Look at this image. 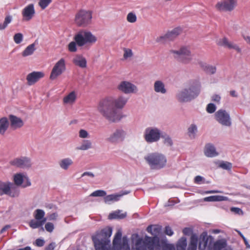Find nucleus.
Wrapping results in <instances>:
<instances>
[{"mask_svg":"<svg viewBox=\"0 0 250 250\" xmlns=\"http://www.w3.org/2000/svg\"><path fill=\"white\" fill-rule=\"evenodd\" d=\"M33 215L35 219L39 220L40 221H42L44 219H46V218L44 217L45 212L44 211V210L41 209H36L34 211Z\"/></svg>","mask_w":250,"mask_h":250,"instance_id":"c9c22d12","label":"nucleus"},{"mask_svg":"<svg viewBox=\"0 0 250 250\" xmlns=\"http://www.w3.org/2000/svg\"><path fill=\"white\" fill-rule=\"evenodd\" d=\"M44 74L42 71H33L29 73L26 76L27 84L32 85L44 77Z\"/></svg>","mask_w":250,"mask_h":250,"instance_id":"aec40b11","label":"nucleus"},{"mask_svg":"<svg viewBox=\"0 0 250 250\" xmlns=\"http://www.w3.org/2000/svg\"><path fill=\"white\" fill-rule=\"evenodd\" d=\"M127 137V131L123 128L118 127L110 133L105 140L108 143L116 145L124 142Z\"/></svg>","mask_w":250,"mask_h":250,"instance_id":"9b49d317","label":"nucleus"},{"mask_svg":"<svg viewBox=\"0 0 250 250\" xmlns=\"http://www.w3.org/2000/svg\"><path fill=\"white\" fill-rule=\"evenodd\" d=\"M23 38V35L20 33L15 34L13 37L14 41L17 44L20 43L22 41Z\"/></svg>","mask_w":250,"mask_h":250,"instance_id":"49530a36","label":"nucleus"},{"mask_svg":"<svg viewBox=\"0 0 250 250\" xmlns=\"http://www.w3.org/2000/svg\"><path fill=\"white\" fill-rule=\"evenodd\" d=\"M197 64L200 67V68L202 69L203 71L205 70L208 65V64L207 62L201 60L198 61Z\"/></svg>","mask_w":250,"mask_h":250,"instance_id":"5fc2aeb1","label":"nucleus"},{"mask_svg":"<svg viewBox=\"0 0 250 250\" xmlns=\"http://www.w3.org/2000/svg\"><path fill=\"white\" fill-rule=\"evenodd\" d=\"M219 167L224 169L229 170L232 167V164L228 162L223 161L220 163Z\"/></svg>","mask_w":250,"mask_h":250,"instance_id":"a18cd8bd","label":"nucleus"},{"mask_svg":"<svg viewBox=\"0 0 250 250\" xmlns=\"http://www.w3.org/2000/svg\"><path fill=\"white\" fill-rule=\"evenodd\" d=\"M181 29L180 27H177L171 31L167 33V36L168 37V40H172L177 37L181 33Z\"/></svg>","mask_w":250,"mask_h":250,"instance_id":"72a5a7b5","label":"nucleus"},{"mask_svg":"<svg viewBox=\"0 0 250 250\" xmlns=\"http://www.w3.org/2000/svg\"><path fill=\"white\" fill-rule=\"evenodd\" d=\"M126 20L130 23H134L137 21V17L133 12L129 13L126 16Z\"/></svg>","mask_w":250,"mask_h":250,"instance_id":"37998d69","label":"nucleus"},{"mask_svg":"<svg viewBox=\"0 0 250 250\" xmlns=\"http://www.w3.org/2000/svg\"><path fill=\"white\" fill-rule=\"evenodd\" d=\"M154 91L159 94H166L167 93V89L165 83L161 80H156L153 84Z\"/></svg>","mask_w":250,"mask_h":250,"instance_id":"5701e85b","label":"nucleus"},{"mask_svg":"<svg viewBox=\"0 0 250 250\" xmlns=\"http://www.w3.org/2000/svg\"><path fill=\"white\" fill-rule=\"evenodd\" d=\"M237 5V0H221L215 5L216 9L221 12H231Z\"/></svg>","mask_w":250,"mask_h":250,"instance_id":"dca6fc26","label":"nucleus"},{"mask_svg":"<svg viewBox=\"0 0 250 250\" xmlns=\"http://www.w3.org/2000/svg\"><path fill=\"white\" fill-rule=\"evenodd\" d=\"M20 189L13 183L0 181V196L7 195L11 197H17Z\"/></svg>","mask_w":250,"mask_h":250,"instance_id":"9d476101","label":"nucleus"},{"mask_svg":"<svg viewBox=\"0 0 250 250\" xmlns=\"http://www.w3.org/2000/svg\"><path fill=\"white\" fill-rule=\"evenodd\" d=\"M73 62L81 68H84L87 66L86 59L82 55L77 54L73 59Z\"/></svg>","mask_w":250,"mask_h":250,"instance_id":"b1692460","label":"nucleus"},{"mask_svg":"<svg viewBox=\"0 0 250 250\" xmlns=\"http://www.w3.org/2000/svg\"><path fill=\"white\" fill-rule=\"evenodd\" d=\"M12 21V17L11 15L6 16L3 22L0 23V30H4Z\"/></svg>","mask_w":250,"mask_h":250,"instance_id":"4c0bfd02","label":"nucleus"},{"mask_svg":"<svg viewBox=\"0 0 250 250\" xmlns=\"http://www.w3.org/2000/svg\"><path fill=\"white\" fill-rule=\"evenodd\" d=\"M144 159L152 169L159 170L163 168L167 163L166 156L158 152L148 153L145 156Z\"/></svg>","mask_w":250,"mask_h":250,"instance_id":"423d86ee","label":"nucleus"},{"mask_svg":"<svg viewBox=\"0 0 250 250\" xmlns=\"http://www.w3.org/2000/svg\"><path fill=\"white\" fill-rule=\"evenodd\" d=\"M204 153L206 157L209 158L214 157L218 155L214 146L211 143H208L205 145Z\"/></svg>","mask_w":250,"mask_h":250,"instance_id":"4be33fe9","label":"nucleus"},{"mask_svg":"<svg viewBox=\"0 0 250 250\" xmlns=\"http://www.w3.org/2000/svg\"><path fill=\"white\" fill-rule=\"evenodd\" d=\"M211 100L213 102L219 104L220 103L221 96L217 94H214L211 97Z\"/></svg>","mask_w":250,"mask_h":250,"instance_id":"4d7b16f0","label":"nucleus"},{"mask_svg":"<svg viewBox=\"0 0 250 250\" xmlns=\"http://www.w3.org/2000/svg\"><path fill=\"white\" fill-rule=\"evenodd\" d=\"M77 45L78 44L75 40L71 42L67 46L68 51L70 52H76L77 51Z\"/></svg>","mask_w":250,"mask_h":250,"instance_id":"a19ab883","label":"nucleus"},{"mask_svg":"<svg viewBox=\"0 0 250 250\" xmlns=\"http://www.w3.org/2000/svg\"><path fill=\"white\" fill-rule=\"evenodd\" d=\"M74 40L77 42L78 46L82 47L87 44H95L98 39L97 37L88 30L82 29L79 31L74 36Z\"/></svg>","mask_w":250,"mask_h":250,"instance_id":"0eeeda50","label":"nucleus"},{"mask_svg":"<svg viewBox=\"0 0 250 250\" xmlns=\"http://www.w3.org/2000/svg\"><path fill=\"white\" fill-rule=\"evenodd\" d=\"M14 185L17 187L21 186L25 188L31 185V183L28 177L23 173H18L14 175L13 178Z\"/></svg>","mask_w":250,"mask_h":250,"instance_id":"a211bd4d","label":"nucleus"},{"mask_svg":"<svg viewBox=\"0 0 250 250\" xmlns=\"http://www.w3.org/2000/svg\"><path fill=\"white\" fill-rule=\"evenodd\" d=\"M229 198L227 197L221 195H215V201H228Z\"/></svg>","mask_w":250,"mask_h":250,"instance_id":"052dcab7","label":"nucleus"},{"mask_svg":"<svg viewBox=\"0 0 250 250\" xmlns=\"http://www.w3.org/2000/svg\"><path fill=\"white\" fill-rule=\"evenodd\" d=\"M169 52L175 59L182 63L188 64L192 60L191 52L188 46L183 45L177 50H170Z\"/></svg>","mask_w":250,"mask_h":250,"instance_id":"6e6552de","label":"nucleus"},{"mask_svg":"<svg viewBox=\"0 0 250 250\" xmlns=\"http://www.w3.org/2000/svg\"><path fill=\"white\" fill-rule=\"evenodd\" d=\"M55 244L54 243L50 244L47 247H46L45 250H53L54 249Z\"/></svg>","mask_w":250,"mask_h":250,"instance_id":"338daca9","label":"nucleus"},{"mask_svg":"<svg viewBox=\"0 0 250 250\" xmlns=\"http://www.w3.org/2000/svg\"><path fill=\"white\" fill-rule=\"evenodd\" d=\"M167 40H168V37H167V33H166L164 36H161L158 37L156 39V41L157 42L163 43L165 42Z\"/></svg>","mask_w":250,"mask_h":250,"instance_id":"603ef678","label":"nucleus"},{"mask_svg":"<svg viewBox=\"0 0 250 250\" xmlns=\"http://www.w3.org/2000/svg\"><path fill=\"white\" fill-rule=\"evenodd\" d=\"M213 237L203 232L199 237L196 234H192L190 237L188 250H212Z\"/></svg>","mask_w":250,"mask_h":250,"instance_id":"39448f33","label":"nucleus"},{"mask_svg":"<svg viewBox=\"0 0 250 250\" xmlns=\"http://www.w3.org/2000/svg\"><path fill=\"white\" fill-rule=\"evenodd\" d=\"M9 122L6 117H2L0 119V134H4L9 126Z\"/></svg>","mask_w":250,"mask_h":250,"instance_id":"7c9ffc66","label":"nucleus"},{"mask_svg":"<svg viewBox=\"0 0 250 250\" xmlns=\"http://www.w3.org/2000/svg\"><path fill=\"white\" fill-rule=\"evenodd\" d=\"M161 130L154 126L146 128L144 132V138L148 144L158 142L161 137Z\"/></svg>","mask_w":250,"mask_h":250,"instance_id":"f8f14e48","label":"nucleus"},{"mask_svg":"<svg viewBox=\"0 0 250 250\" xmlns=\"http://www.w3.org/2000/svg\"><path fill=\"white\" fill-rule=\"evenodd\" d=\"M229 41L226 38H223L217 40L216 43L218 45L227 47Z\"/></svg>","mask_w":250,"mask_h":250,"instance_id":"79ce46f5","label":"nucleus"},{"mask_svg":"<svg viewBox=\"0 0 250 250\" xmlns=\"http://www.w3.org/2000/svg\"><path fill=\"white\" fill-rule=\"evenodd\" d=\"M92 147V143L90 140L84 139L82 142L81 145L76 147L78 150H87Z\"/></svg>","mask_w":250,"mask_h":250,"instance_id":"c85d7f7f","label":"nucleus"},{"mask_svg":"<svg viewBox=\"0 0 250 250\" xmlns=\"http://www.w3.org/2000/svg\"><path fill=\"white\" fill-rule=\"evenodd\" d=\"M201 87V83L198 81H190L188 85L177 91L175 99L181 104L191 102L199 96Z\"/></svg>","mask_w":250,"mask_h":250,"instance_id":"20e7f679","label":"nucleus"},{"mask_svg":"<svg viewBox=\"0 0 250 250\" xmlns=\"http://www.w3.org/2000/svg\"><path fill=\"white\" fill-rule=\"evenodd\" d=\"M214 119L223 126L229 127L232 125L229 112L224 109L218 110L214 114Z\"/></svg>","mask_w":250,"mask_h":250,"instance_id":"ddd939ff","label":"nucleus"},{"mask_svg":"<svg viewBox=\"0 0 250 250\" xmlns=\"http://www.w3.org/2000/svg\"><path fill=\"white\" fill-rule=\"evenodd\" d=\"M87 176L90 178H93L95 177V175L93 173L90 172V171H86L83 172L82 174L81 177H85Z\"/></svg>","mask_w":250,"mask_h":250,"instance_id":"bf43d9fd","label":"nucleus"},{"mask_svg":"<svg viewBox=\"0 0 250 250\" xmlns=\"http://www.w3.org/2000/svg\"><path fill=\"white\" fill-rule=\"evenodd\" d=\"M58 215L57 213H53L48 214V219L50 221H55L57 219Z\"/></svg>","mask_w":250,"mask_h":250,"instance_id":"13d9d810","label":"nucleus"},{"mask_svg":"<svg viewBox=\"0 0 250 250\" xmlns=\"http://www.w3.org/2000/svg\"><path fill=\"white\" fill-rule=\"evenodd\" d=\"M10 126L12 128L16 129L21 128L24 125V122L20 117L14 115H10L9 116Z\"/></svg>","mask_w":250,"mask_h":250,"instance_id":"412c9836","label":"nucleus"},{"mask_svg":"<svg viewBox=\"0 0 250 250\" xmlns=\"http://www.w3.org/2000/svg\"><path fill=\"white\" fill-rule=\"evenodd\" d=\"M106 194V192L103 190H97L93 192L90 195V196L93 197H103Z\"/></svg>","mask_w":250,"mask_h":250,"instance_id":"c03bdc74","label":"nucleus"},{"mask_svg":"<svg viewBox=\"0 0 250 250\" xmlns=\"http://www.w3.org/2000/svg\"><path fill=\"white\" fill-rule=\"evenodd\" d=\"M44 241L42 239H37L36 240V245L38 247H42L44 244Z\"/></svg>","mask_w":250,"mask_h":250,"instance_id":"e2e57ef3","label":"nucleus"},{"mask_svg":"<svg viewBox=\"0 0 250 250\" xmlns=\"http://www.w3.org/2000/svg\"><path fill=\"white\" fill-rule=\"evenodd\" d=\"M203 200L205 202H215V195L205 197Z\"/></svg>","mask_w":250,"mask_h":250,"instance_id":"680f3d73","label":"nucleus"},{"mask_svg":"<svg viewBox=\"0 0 250 250\" xmlns=\"http://www.w3.org/2000/svg\"><path fill=\"white\" fill-rule=\"evenodd\" d=\"M36 50L35 44L32 43L27 46L25 49L22 51L21 55L22 56L25 57L33 54Z\"/></svg>","mask_w":250,"mask_h":250,"instance_id":"473e14b6","label":"nucleus"},{"mask_svg":"<svg viewBox=\"0 0 250 250\" xmlns=\"http://www.w3.org/2000/svg\"><path fill=\"white\" fill-rule=\"evenodd\" d=\"M216 109V106L212 103L208 104L206 107V110L208 113H213Z\"/></svg>","mask_w":250,"mask_h":250,"instance_id":"8fccbe9b","label":"nucleus"},{"mask_svg":"<svg viewBox=\"0 0 250 250\" xmlns=\"http://www.w3.org/2000/svg\"><path fill=\"white\" fill-rule=\"evenodd\" d=\"M79 137L81 139H86L90 138L88 132L84 129H80L78 132Z\"/></svg>","mask_w":250,"mask_h":250,"instance_id":"ea45409f","label":"nucleus"},{"mask_svg":"<svg viewBox=\"0 0 250 250\" xmlns=\"http://www.w3.org/2000/svg\"><path fill=\"white\" fill-rule=\"evenodd\" d=\"M112 232L111 228H106L93 237L96 250H130L127 237L122 238V233L120 230H118L114 236L113 241V249H111L110 238Z\"/></svg>","mask_w":250,"mask_h":250,"instance_id":"7ed1b4c3","label":"nucleus"},{"mask_svg":"<svg viewBox=\"0 0 250 250\" xmlns=\"http://www.w3.org/2000/svg\"><path fill=\"white\" fill-rule=\"evenodd\" d=\"M165 233L166 234H167L169 236H171L173 233V231L171 229V228L168 226L166 227Z\"/></svg>","mask_w":250,"mask_h":250,"instance_id":"69168bd1","label":"nucleus"},{"mask_svg":"<svg viewBox=\"0 0 250 250\" xmlns=\"http://www.w3.org/2000/svg\"><path fill=\"white\" fill-rule=\"evenodd\" d=\"M214 239L213 238V240ZM227 242L224 239L218 240L215 242H212V250H228L226 248Z\"/></svg>","mask_w":250,"mask_h":250,"instance_id":"bb28decb","label":"nucleus"},{"mask_svg":"<svg viewBox=\"0 0 250 250\" xmlns=\"http://www.w3.org/2000/svg\"><path fill=\"white\" fill-rule=\"evenodd\" d=\"M45 229L48 232H52L54 229V225L52 223L48 222L45 225Z\"/></svg>","mask_w":250,"mask_h":250,"instance_id":"6e6d98bb","label":"nucleus"},{"mask_svg":"<svg viewBox=\"0 0 250 250\" xmlns=\"http://www.w3.org/2000/svg\"><path fill=\"white\" fill-rule=\"evenodd\" d=\"M127 192L125 193L124 194H110L107 195L104 197V201L105 203L110 204L112 202H116L119 201L121 197L124 194H126Z\"/></svg>","mask_w":250,"mask_h":250,"instance_id":"cd10ccee","label":"nucleus"},{"mask_svg":"<svg viewBox=\"0 0 250 250\" xmlns=\"http://www.w3.org/2000/svg\"><path fill=\"white\" fill-rule=\"evenodd\" d=\"M52 1V0H39V5L42 9H45Z\"/></svg>","mask_w":250,"mask_h":250,"instance_id":"09e8293b","label":"nucleus"},{"mask_svg":"<svg viewBox=\"0 0 250 250\" xmlns=\"http://www.w3.org/2000/svg\"><path fill=\"white\" fill-rule=\"evenodd\" d=\"M92 18L91 11L82 9L76 14L74 22L78 26L85 27L91 23Z\"/></svg>","mask_w":250,"mask_h":250,"instance_id":"1a4fd4ad","label":"nucleus"},{"mask_svg":"<svg viewBox=\"0 0 250 250\" xmlns=\"http://www.w3.org/2000/svg\"><path fill=\"white\" fill-rule=\"evenodd\" d=\"M77 95L76 91H71L63 97L62 100L63 104H64L72 105L77 99Z\"/></svg>","mask_w":250,"mask_h":250,"instance_id":"393cba45","label":"nucleus"},{"mask_svg":"<svg viewBox=\"0 0 250 250\" xmlns=\"http://www.w3.org/2000/svg\"><path fill=\"white\" fill-rule=\"evenodd\" d=\"M124 58L125 59L131 58L133 56V53L131 49L128 48H124Z\"/></svg>","mask_w":250,"mask_h":250,"instance_id":"3c124183","label":"nucleus"},{"mask_svg":"<svg viewBox=\"0 0 250 250\" xmlns=\"http://www.w3.org/2000/svg\"><path fill=\"white\" fill-rule=\"evenodd\" d=\"M216 68L215 66L208 64L204 71L209 74H213L216 72Z\"/></svg>","mask_w":250,"mask_h":250,"instance_id":"de8ad7c7","label":"nucleus"},{"mask_svg":"<svg viewBox=\"0 0 250 250\" xmlns=\"http://www.w3.org/2000/svg\"><path fill=\"white\" fill-rule=\"evenodd\" d=\"M66 69V62L64 59H60L53 67L50 75V79L56 80L65 72Z\"/></svg>","mask_w":250,"mask_h":250,"instance_id":"2eb2a0df","label":"nucleus"},{"mask_svg":"<svg viewBox=\"0 0 250 250\" xmlns=\"http://www.w3.org/2000/svg\"><path fill=\"white\" fill-rule=\"evenodd\" d=\"M198 131L197 126L194 124H191L188 128L187 135L190 139L195 138Z\"/></svg>","mask_w":250,"mask_h":250,"instance_id":"c756f323","label":"nucleus"},{"mask_svg":"<svg viewBox=\"0 0 250 250\" xmlns=\"http://www.w3.org/2000/svg\"><path fill=\"white\" fill-rule=\"evenodd\" d=\"M129 98L124 95L117 97H106L100 101L97 106L98 113L110 123H115L123 119V115L119 112L127 104Z\"/></svg>","mask_w":250,"mask_h":250,"instance_id":"f257e3e1","label":"nucleus"},{"mask_svg":"<svg viewBox=\"0 0 250 250\" xmlns=\"http://www.w3.org/2000/svg\"><path fill=\"white\" fill-rule=\"evenodd\" d=\"M126 216V212H123L122 210H118L109 214L108 218L110 219H123Z\"/></svg>","mask_w":250,"mask_h":250,"instance_id":"2f4dec72","label":"nucleus"},{"mask_svg":"<svg viewBox=\"0 0 250 250\" xmlns=\"http://www.w3.org/2000/svg\"><path fill=\"white\" fill-rule=\"evenodd\" d=\"M117 89L125 94L135 93L138 91L137 86L128 81H122L117 86Z\"/></svg>","mask_w":250,"mask_h":250,"instance_id":"f3484780","label":"nucleus"},{"mask_svg":"<svg viewBox=\"0 0 250 250\" xmlns=\"http://www.w3.org/2000/svg\"><path fill=\"white\" fill-rule=\"evenodd\" d=\"M204 180V178L201 176H197L194 178V183L200 184L201 182Z\"/></svg>","mask_w":250,"mask_h":250,"instance_id":"0e129e2a","label":"nucleus"},{"mask_svg":"<svg viewBox=\"0 0 250 250\" xmlns=\"http://www.w3.org/2000/svg\"><path fill=\"white\" fill-rule=\"evenodd\" d=\"M11 166L16 167L28 169L32 166V163L31 159L27 156H20L16 157L9 162Z\"/></svg>","mask_w":250,"mask_h":250,"instance_id":"4468645a","label":"nucleus"},{"mask_svg":"<svg viewBox=\"0 0 250 250\" xmlns=\"http://www.w3.org/2000/svg\"><path fill=\"white\" fill-rule=\"evenodd\" d=\"M21 15L23 21H30L35 15L34 5L32 3H31L26 6L22 10Z\"/></svg>","mask_w":250,"mask_h":250,"instance_id":"6ab92c4d","label":"nucleus"},{"mask_svg":"<svg viewBox=\"0 0 250 250\" xmlns=\"http://www.w3.org/2000/svg\"><path fill=\"white\" fill-rule=\"evenodd\" d=\"M243 39L245 42L250 45V36L249 35H243Z\"/></svg>","mask_w":250,"mask_h":250,"instance_id":"774afa93","label":"nucleus"},{"mask_svg":"<svg viewBox=\"0 0 250 250\" xmlns=\"http://www.w3.org/2000/svg\"><path fill=\"white\" fill-rule=\"evenodd\" d=\"M163 139L164 143L167 146H171L173 144L171 137L167 134H162L161 137Z\"/></svg>","mask_w":250,"mask_h":250,"instance_id":"58836bf2","label":"nucleus"},{"mask_svg":"<svg viewBox=\"0 0 250 250\" xmlns=\"http://www.w3.org/2000/svg\"><path fill=\"white\" fill-rule=\"evenodd\" d=\"M187 246V239L184 237H182L177 243V250H186Z\"/></svg>","mask_w":250,"mask_h":250,"instance_id":"e433bc0d","label":"nucleus"},{"mask_svg":"<svg viewBox=\"0 0 250 250\" xmlns=\"http://www.w3.org/2000/svg\"><path fill=\"white\" fill-rule=\"evenodd\" d=\"M161 229L157 226H149L147 230L154 236H146L144 239L138 234L134 233L131 237V250H174L171 245L165 241H160L157 235L160 233Z\"/></svg>","mask_w":250,"mask_h":250,"instance_id":"f03ea898","label":"nucleus"},{"mask_svg":"<svg viewBox=\"0 0 250 250\" xmlns=\"http://www.w3.org/2000/svg\"><path fill=\"white\" fill-rule=\"evenodd\" d=\"M46 220L47 219H44L42 221H40L36 219H32L30 221L29 225V226L33 229L39 228L43 225L46 221Z\"/></svg>","mask_w":250,"mask_h":250,"instance_id":"f704fd0d","label":"nucleus"},{"mask_svg":"<svg viewBox=\"0 0 250 250\" xmlns=\"http://www.w3.org/2000/svg\"><path fill=\"white\" fill-rule=\"evenodd\" d=\"M230 211L235 214L238 215H243L244 213L243 210L241 208L236 207L231 208Z\"/></svg>","mask_w":250,"mask_h":250,"instance_id":"864d4df0","label":"nucleus"},{"mask_svg":"<svg viewBox=\"0 0 250 250\" xmlns=\"http://www.w3.org/2000/svg\"><path fill=\"white\" fill-rule=\"evenodd\" d=\"M73 164V161L69 157L63 158L59 162L60 167L64 170H67Z\"/></svg>","mask_w":250,"mask_h":250,"instance_id":"a878e982","label":"nucleus"}]
</instances>
